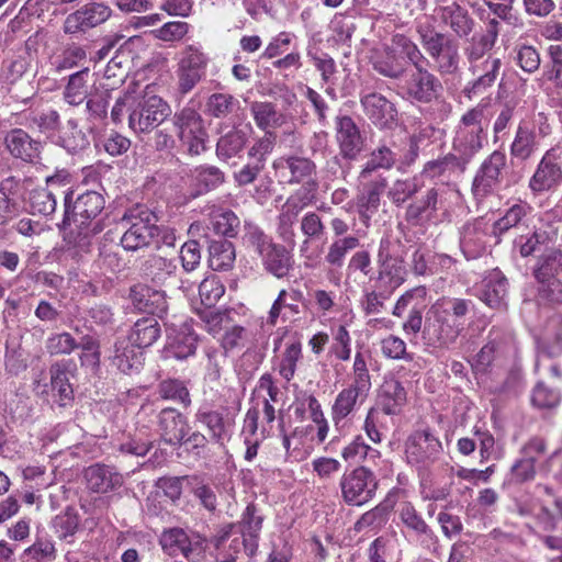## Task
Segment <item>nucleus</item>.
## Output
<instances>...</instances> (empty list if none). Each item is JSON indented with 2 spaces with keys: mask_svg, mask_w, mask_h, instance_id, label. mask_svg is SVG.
<instances>
[{
  "mask_svg": "<svg viewBox=\"0 0 562 562\" xmlns=\"http://www.w3.org/2000/svg\"><path fill=\"white\" fill-rule=\"evenodd\" d=\"M474 308L471 300L443 296L428 310L423 337L427 345L450 348L464 329V317Z\"/></svg>",
  "mask_w": 562,
  "mask_h": 562,
  "instance_id": "nucleus-1",
  "label": "nucleus"
},
{
  "mask_svg": "<svg viewBox=\"0 0 562 562\" xmlns=\"http://www.w3.org/2000/svg\"><path fill=\"white\" fill-rule=\"evenodd\" d=\"M487 119L485 108L477 105L460 119L452 138V150L467 165L486 143Z\"/></svg>",
  "mask_w": 562,
  "mask_h": 562,
  "instance_id": "nucleus-2",
  "label": "nucleus"
},
{
  "mask_svg": "<svg viewBox=\"0 0 562 562\" xmlns=\"http://www.w3.org/2000/svg\"><path fill=\"white\" fill-rule=\"evenodd\" d=\"M170 114L171 108L161 97L145 93L128 106V127L137 135L148 134Z\"/></svg>",
  "mask_w": 562,
  "mask_h": 562,
  "instance_id": "nucleus-3",
  "label": "nucleus"
},
{
  "mask_svg": "<svg viewBox=\"0 0 562 562\" xmlns=\"http://www.w3.org/2000/svg\"><path fill=\"white\" fill-rule=\"evenodd\" d=\"M376 280L383 288L394 291L404 283L407 271L398 239L390 236L381 238L376 252Z\"/></svg>",
  "mask_w": 562,
  "mask_h": 562,
  "instance_id": "nucleus-4",
  "label": "nucleus"
},
{
  "mask_svg": "<svg viewBox=\"0 0 562 562\" xmlns=\"http://www.w3.org/2000/svg\"><path fill=\"white\" fill-rule=\"evenodd\" d=\"M439 79L427 68L408 71L396 82V93L404 100L418 103H430L441 90Z\"/></svg>",
  "mask_w": 562,
  "mask_h": 562,
  "instance_id": "nucleus-5",
  "label": "nucleus"
},
{
  "mask_svg": "<svg viewBox=\"0 0 562 562\" xmlns=\"http://www.w3.org/2000/svg\"><path fill=\"white\" fill-rule=\"evenodd\" d=\"M177 135L191 155H200L205 149L207 132L202 115L193 108L186 106L172 117Z\"/></svg>",
  "mask_w": 562,
  "mask_h": 562,
  "instance_id": "nucleus-6",
  "label": "nucleus"
},
{
  "mask_svg": "<svg viewBox=\"0 0 562 562\" xmlns=\"http://www.w3.org/2000/svg\"><path fill=\"white\" fill-rule=\"evenodd\" d=\"M104 209L102 194L95 191H87L77 196L71 212L66 211L67 220L72 221L85 236L101 232L99 222H93Z\"/></svg>",
  "mask_w": 562,
  "mask_h": 562,
  "instance_id": "nucleus-7",
  "label": "nucleus"
},
{
  "mask_svg": "<svg viewBox=\"0 0 562 562\" xmlns=\"http://www.w3.org/2000/svg\"><path fill=\"white\" fill-rule=\"evenodd\" d=\"M123 222L130 224L121 237V245L126 250L135 251L148 246L159 232L156 217L148 210H139L137 213L132 211Z\"/></svg>",
  "mask_w": 562,
  "mask_h": 562,
  "instance_id": "nucleus-8",
  "label": "nucleus"
},
{
  "mask_svg": "<svg viewBox=\"0 0 562 562\" xmlns=\"http://www.w3.org/2000/svg\"><path fill=\"white\" fill-rule=\"evenodd\" d=\"M207 66V57L195 46L189 45L177 67L178 91L188 94L202 80Z\"/></svg>",
  "mask_w": 562,
  "mask_h": 562,
  "instance_id": "nucleus-9",
  "label": "nucleus"
},
{
  "mask_svg": "<svg viewBox=\"0 0 562 562\" xmlns=\"http://www.w3.org/2000/svg\"><path fill=\"white\" fill-rule=\"evenodd\" d=\"M277 175L288 183H306L308 191H316L317 182L314 180L316 165L310 158L301 156H282L272 164Z\"/></svg>",
  "mask_w": 562,
  "mask_h": 562,
  "instance_id": "nucleus-10",
  "label": "nucleus"
},
{
  "mask_svg": "<svg viewBox=\"0 0 562 562\" xmlns=\"http://www.w3.org/2000/svg\"><path fill=\"white\" fill-rule=\"evenodd\" d=\"M506 161V154L501 150H494L482 161L472 182V193L476 199L487 196L501 183Z\"/></svg>",
  "mask_w": 562,
  "mask_h": 562,
  "instance_id": "nucleus-11",
  "label": "nucleus"
},
{
  "mask_svg": "<svg viewBox=\"0 0 562 562\" xmlns=\"http://www.w3.org/2000/svg\"><path fill=\"white\" fill-rule=\"evenodd\" d=\"M441 450L440 440L429 429L416 430L405 441L406 460L415 465L435 461Z\"/></svg>",
  "mask_w": 562,
  "mask_h": 562,
  "instance_id": "nucleus-12",
  "label": "nucleus"
},
{
  "mask_svg": "<svg viewBox=\"0 0 562 562\" xmlns=\"http://www.w3.org/2000/svg\"><path fill=\"white\" fill-rule=\"evenodd\" d=\"M112 14L109 5L102 2H90L70 13L64 22L66 34L86 32L104 23Z\"/></svg>",
  "mask_w": 562,
  "mask_h": 562,
  "instance_id": "nucleus-13",
  "label": "nucleus"
},
{
  "mask_svg": "<svg viewBox=\"0 0 562 562\" xmlns=\"http://www.w3.org/2000/svg\"><path fill=\"white\" fill-rule=\"evenodd\" d=\"M562 182V168L552 150L547 151L529 179L528 187L533 195L551 191Z\"/></svg>",
  "mask_w": 562,
  "mask_h": 562,
  "instance_id": "nucleus-14",
  "label": "nucleus"
},
{
  "mask_svg": "<svg viewBox=\"0 0 562 562\" xmlns=\"http://www.w3.org/2000/svg\"><path fill=\"white\" fill-rule=\"evenodd\" d=\"M160 439L171 447H180L189 432L187 418L176 408L166 407L157 415Z\"/></svg>",
  "mask_w": 562,
  "mask_h": 562,
  "instance_id": "nucleus-15",
  "label": "nucleus"
},
{
  "mask_svg": "<svg viewBox=\"0 0 562 562\" xmlns=\"http://www.w3.org/2000/svg\"><path fill=\"white\" fill-rule=\"evenodd\" d=\"M214 544L220 551L217 562H236L241 551L250 558L258 551H251L248 548V541L235 532V524L222 527L214 537Z\"/></svg>",
  "mask_w": 562,
  "mask_h": 562,
  "instance_id": "nucleus-16",
  "label": "nucleus"
},
{
  "mask_svg": "<svg viewBox=\"0 0 562 562\" xmlns=\"http://www.w3.org/2000/svg\"><path fill=\"white\" fill-rule=\"evenodd\" d=\"M364 115L379 128H390L396 123L395 105L384 95L370 92L361 97Z\"/></svg>",
  "mask_w": 562,
  "mask_h": 562,
  "instance_id": "nucleus-17",
  "label": "nucleus"
},
{
  "mask_svg": "<svg viewBox=\"0 0 562 562\" xmlns=\"http://www.w3.org/2000/svg\"><path fill=\"white\" fill-rule=\"evenodd\" d=\"M488 226L482 218L465 223L460 229V249L467 259H476L486 250Z\"/></svg>",
  "mask_w": 562,
  "mask_h": 562,
  "instance_id": "nucleus-18",
  "label": "nucleus"
},
{
  "mask_svg": "<svg viewBox=\"0 0 562 562\" xmlns=\"http://www.w3.org/2000/svg\"><path fill=\"white\" fill-rule=\"evenodd\" d=\"M437 12L440 22L449 27L456 36L463 38L473 32L475 26L474 19L457 1H452L447 5H438Z\"/></svg>",
  "mask_w": 562,
  "mask_h": 562,
  "instance_id": "nucleus-19",
  "label": "nucleus"
},
{
  "mask_svg": "<svg viewBox=\"0 0 562 562\" xmlns=\"http://www.w3.org/2000/svg\"><path fill=\"white\" fill-rule=\"evenodd\" d=\"M467 164L456 154L430 160L425 164L422 175L437 183L448 184L456 176H460L467 169Z\"/></svg>",
  "mask_w": 562,
  "mask_h": 562,
  "instance_id": "nucleus-20",
  "label": "nucleus"
},
{
  "mask_svg": "<svg viewBox=\"0 0 562 562\" xmlns=\"http://www.w3.org/2000/svg\"><path fill=\"white\" fill-rule=\"evenodd\" d=\"M4 145L11 156L23 161L35 162L40 158L41 143L22 128H12L7 132Z\"/></svg>",
  "mask_w": 562,
  "mask_h": 562,
  "instance_id": "nucleus-21",
  "label": "nucleus"
},
{
  "mask_svg": "<svg viewBox=\"0 0 562 562\" xmlns=\"http://www.w3.org/2000/svg\"><path fill=\"white\" fill-rule=\"evenodd\" d=\"M133 305L143 313L162 317L168 311V302L165 291L156 290L147 285H135L131 289Z\"/></svg>",
  "mask_w": 562,
  "mask_h": 562,
  "instance_id": "nucleus-22",
  "label": "nucleus"
},
{
  "mask_svg": "<svg viewBox=\"0 0 562 562\" xmlns=\"http://www.w3.org/2000/svg\"><path fill=\"white\" fill-rule=\"evenodd\" d=\"M69 360L58 361L50 366V392L54 402L60 407L71 405L74 401V390L69 383Z\"/></svg>",
  "mask_w": 562,
  "mask_h": 562,
  "instance_id": "nucleus-23",
  "label": "nucleus"
},
{
  "mask_svg": "<svg viewBox=\"0 0 562 562\" xmlns=\"http://www.w3.org/2000/svg\"><path fill=\"white\" fill-rule=\"evenodd\" d=\"M336 139L340 154L345 158L353 159L361 150L362 137L358 126L350 116L337 117Z\"/></svg>",
  "mask_w": 562,
  "mask_h": 562,
  "instance_id": "nucleus-24",
  "label": "nucleus"
},
{
  "mask_svg": "<svg viewBox=\"0 0 562 562\" xmlns=\"http://www.w3.org/2000/svg\"><path fill=\"white\" fill-rule=\"evenodd\" d=\"M167 339V352L176 359L183 360L195 353L198 338L190 325L184 323L170 328Z\"/></svg>",
  "mask_w": 562,
  "mask_h": 562,
  "instance_id": "nucleus-25",
  "label": "nucleus"
},
{
  "mask_svg": "<svg viewBox=\"0 0 562 562\" xmlns=\"http://www.w3.org/2000/svg\"><path fill=\"white\" fill-rule=\"evenodd\" d=\"M83 476L91 492H109L123 484V475L109 465L93 464L85 470Z\"/></svg>",
  "mask_w": 562,
  "mask_h": 562,
  "instance_id": "nucleus-26",
  "label": "nucleus"
},
{
  "mask_svg": "<svg viewBox=\"0 0 562 562\" xmlns=\"http://www.w3.org/2000/svg\"><path fill=\"white\" fill-rule=\"evenodd\" d=\"M302 300L303 293L300 290H281L268 313L267 324L274 326L279 317L286 322L299 315L301 313L299 302Z\"/></svg>",
  "mask_w": 562,
  "mask_h": 562,
  "instance_id": "nucleus-27",
  "label": "nucleus"
},
{
  "mask_svg": "<svg viewBox=\"0 0 562 562\" xmlns=\"http://www.w3.org/2000/svg\"><path fill=\"white\" fill-rule=\"evenodd\" d=\"M508 282L499 270L491 271L483 280L480 299L492 308L506 305Z\"/></svg>",
  "mask_w": 562,
  "mask_h": 562,
  "instance_id": "nucleus-28",
  "label": "nucleus"
},
{
  "mask_svg": "<svg viewBox=\"0 0 562 562\" xmlns=\"http://www.w3.org/2000/svg\"><path fill=\"white\" fill-rule=\"evenodd\" d=\"M406 403V391L395 379H386L382 383L376 405L385 415H396Z\"/></svg>",
  "mask_w": 562,
  "mask_h": 562,
  "instance_id": "nucleus-29",
  "label": "nucleus"
},
{
  "mask_svg": "<svg viewBox=\"0 0 562 562\" xmlns=\"http://www.w3.org/2000/svg\"><path fill=\"white\" fill-rule=\"evenodd\" d=\"M113 366L121 372L131 374L138 372L143 366V352L136 349L126 338L117 339L114 344V353L111 357Z\"/></svg>",
  "mask_w": 562,
  "mask_h": 562,
  "instance_id": "nucleus-30",
  "label": "nucleus"
},
{
  "mask_svg": "<svg viewBox=\"0 0 562 562\" xmlns=\"http://www.w3.org/2000/svg\"><path fill=\"white\" fill-rule=\"evenodd\" d=\"M263 516L254 504H248L240 520L235 525V532L248 541V548L258 550Z\"/></svg>",
  "mask_w": 562,
  "mask_h": 562,
  "instance_id": "nucleus-31",
  "label": "nucleus"
},
{
  "mask_svg": "<svg viewBox=\"0 0 562 562\" xmlns=\"http://www.w3.org/2000/svg\"><path fill=\"white\" fill-rule=\"evenodd\" d=\"M555 237L554 231L535 227L532 231L519 234L514 239V249L524 258L535 255L542 247L548 246Z\"/></svg>",
  "mask_w": 562,
  "mask_h": 562,
  "instance_id": "nucleus-32",
  "label": "nucleus"
},
{
  "mask_svg": "<svg viewBox=\"0 0 562 562\" xmlns=\"http://www.w3.org/2000/svg\"><path fill=\"white\" fill-rule=\"evenodd\" d=\"M142 276L155 284L164 285L177 272L175 259L151 255L142 263Z\"/></svg>",
  "mask_w": 562,
  "mask_h": 562,
  "instance_id": "nucleus-33",
  "label": "nucleus"
},
{
  "mask_svg": "<svg viewBox=\"0 0 562 562\" xmlns=\"http://www.w3.org/2000/svg\"><path fill=\"white\" fill-rule=\"evenodd\" d=\"M189 180L194 195L198 196L220 187L225 180V175L215 166H198L190 170Z\"/></svg>",
  "mask_w": 562,
  "mask_h": 562,
  "instance_id": "nucleus-34",
  "label": "nucleus"
},
{
  "mask_svg": "<svg viewBox=\"0 0 562 562\" xmlns=\"http://www.w3.org/2000/svg\"><path fill=\"white\" fill-rule=\"evenodd\" d=\"M386 188V179L379 177V179L370 181L367 184L366 192L358 196V213L362 223L368 226L373 214H375L380 206V198Z\"/></svg>",
  "mask_w": 562,
  "mask_h": 562,
  "instance_id": "nucleus-35",
  "label": "nucleus"
},
{
  "mask_svg": "<svg viewBox=\"0 0 562 562\" xmlns=\"http://www.w3.org/2000/svg\"><path fill=\"white\" fill-rule=\"evenodd\" d=\"M368 396V394L350 386L344 387L337 394L331 406V419L335 425L345 420L357 406L362 405L367 401Z\"/></svg>",
  "mask_w": 562,
  "mask_h": 562,
  "instance_id": "nucleus-36",
  "label": "nucleus"
},
{
  "mask_svg": "<svg viewBox=\"0 0 562 562\" xmlns=\"http://www.w3.org/2000/svg\"><path fill=\"white\" fill-rule=\"evenodd\" d=\"M89 81L90 70L87 67L70 75L63 90L64 101L72 106L82 104L89 95Z\"/></svg>",
  "mask_w": 562,
  "mask_h": 562,
  "instance_id": "nucleus-37",
  "label": "nucleus"
},
{
  "mask_svg": "<svg viewBox=\"0 0 562 562\" xmlns=\"http://www.w3.org/2000/svg\"><path fill=\"white\" fill-rule=\"evenodd\" d=\"M562 274V250L555 247L547 248L540 254L532 267L535 280L560 278Z\"/></svg>",
  "mask_w": 562,
  "mask_h": 562,
  "instance_id": "nucleus-38",
  "label": "nucleus"
},
{
  "mask_svg": "<svg viewBox=\"0 0 562 562\" xmlns=\"http://www.w3.org/2000/svg\"><path fill=\"white\" fill-rule=\"evenodd\" d=\"M261 261L265 269L278 279L286 277L294 263L291 252L280 244H274Z\"/></svg>",
  "mask_w": 562,
  "mask_h": 562,
  "instance_id": "nucleus-39",
  "label": "nucleus"
},
{
  "mask_svg": "<svg viewBox=\"0 0 562 562\" xmlns=\"http://www.w3.org/2000/svg\"><path fill=\"white\" fill-rule=\"evenodd\" d=\"M160 337V327L156 318L145 317L138 319L127 337L137 349L150 347Z\"/></svg>",
  "mask_w": 562,
  "mask_h": 562,
  "instance_id": "nucleus-40",
  "label": "nucleus"
},
{
  "mask_svg": "<svg viewBox=\"0 0 562 562\" xmlns=\"http://www.w3.org/2000/svg\"><path fill=\"white\" fill-rule=\"evenodd\" d=\"M162 550L169 555L183 554L187 559H192L194 548L188 535L179 528H172L165 531L160 537Z\"/></svg>",
  "mask_w": 562,
  "mask_h": 562,
  "instance_id": "nucleus-41",
  "label": "nucleus"
},
{
  "mask_svg": "<svg viewBox=\"0 0 562 562\" xmlns=\"http://www.w3.org/2000/svg\"><path fill=\"white\" fill-rule=\"evenodd\" d=\"M537 148V134L527 122H521L516 131L514 140L510 145V154L513 157L526 160Z\"/></svg>",
  "mask_w": 562,
  "mask_h": 562,
  "instance_id": "nucleus-42",
  "label": "nucleus"
},
{
  "mask_svg": "<svg viewBox=\"0 0 562 562\" xmlns=\"http://www.w3.org/2000/svg\"><path fill=\"white\" fill-rule=\"evenodd\" d=\"M359 245L360 239L353 235L333 239L327 247L325 262L331 268L340 269L345 265L348 254L357 249Z\"/></svg>",
  "mask_w": 562,
  "mask_h": 562,
  "instance_id": "nucleus-43",
  "label": "nucleus"
},
{
  "mask_svg": "<svg viewBox=\"0 0 562 562\" xmlns=\"http://www.w3.org/2000/svg\"><path fill=\"white\" fill-rule=\"evenodd\" d=\"M209 265L213 270H229L235 262L234 245L226 239L212 240L209 246Z\"/></svg>",
  "mask_w": 562,
  "mask_h": 562,
  "instance_id": "nucleus-44",
  "label": "nucleus"
},
{
  "mask_svg": "<svg viewBox=\"0 0 562 562\" xmlns=\"http://www.w3.org/2000/svg\"><path fill=\"white\" fill-rule=\"evenodd\" d=\"M250 112L256 125L265 133L271 132V128L279 127L283 123V115L271 102L255 101L250 105Z\"/></svg>",
  "mask_w": 562,
  "mask_h": 562,
  "instance_id": "nucleus-45",
  "label": "nucleus"
},
{
  "mask_svg": "<svg viewBox=\"0 0 562 562\" xmlns=\"http://www.w3.org/2000/svg\"><path fill=\"white\" fill-rule=\"evenodd\" d=\"M301 359L302 344L297 340L288 341L284 350L280 355L276 370L282 379L290 382L295 375L296 367Z\"/></svg>",
  "mask_w": 562,
  "mask_h": 562,
  "instance_id": "nucleus-46",
  "label": "nucleus"
},
{
  "mask_svg": "<svg viewBox=\"0 0 562 562\" xmlns=\"http://www.w3.org/2000/svg\"><path fill=\"white\" fill-rule=\"evenodd\" d=\"M396 160V154L390 147L381 145L370 154V157L362 168L359 178L361 180H368L372 172L379 169L390 170L393 168Z\"/></svg>",
  "mask_w": 562,
  "mask_h": 562,
  "instance_id": "nucleus-47",
  "label": "nucleus"
},
{
  "mask_svg": "<svg viewBox=\"0 0 562 562\" xmlns=\"http://www.w3.org/2000/svg\"><path fill=\"white\" fill-rule=\"evenodd\" d=\"M438 204V192L435 188L429 189L426 194L417 200L412 202L405 212V220L408 223L417 224L425 216L437 211Z\"/></svg>",
  "mask_w": 562,
  "mask_h": 562,
  "instance_id": "nucleus-48",
  "label": "nucleus"
},
{
  "mask_svg": "<svg viewBox=\"0 0 562 562\" xmlns=\"http://www.w3.org/2000/svg\"><path fill=\"white\" fill-rule=\"evenodd\" d=\"M247 143L244 131L234 128L221 136L216 144V154L221 160H228L237 156Z\"/></svg>",
  "mask_w": 562,
  "mask_h": 562,
  "instance_id": "nucleus-49",
  "label": "nucleus"
},
{
  "mask_svg": "<svg viewBox=\"0 0 562 562\" xmlns=\"http://www.w3.org/2000/svg\"><path fill=\"white\" fill-rule=\"evenodd\" d=\"M157 486L165 492L167 490L175 492H181L183 490L189 492H207L204 477L198 474L161 477L158 480Z\"/></svg>",
  "mask_w": 562,
  "mask_h": 562,
  "instance_id": "nucleus-50",
  "label": "nucleus"
},
{
  "mask_svg": "<svg viewBox=\"0 0 562 562\" xmlns=\"http://www.w3.org/2000/svg\"><path fill=\"white\" fill-rule=\"evenodd\" d=\"M369 355L357 351L353 358L351 382L348 386L370 394L372 387L371 374L368 367Z\"/></svg>",
  "mask_w": 562,
  "mask_h": 562,
  "instance_id": "nucleus-51",
  "label": "nucleus"
},
{
  "mask_svg": "<svg viewBox=\"0 0 562 562\" xmlns=\"http://www.w3.org/2000/svg\"><path fill=\"white\" fill-rule=\"evenodd\" d=\"M341 485L342 492H374L378 488L373 473L364 467L355 469Z\"/></svg>",
  "mask_w": 562,
  "mask_h": 562,
  "instance_id": "nucleus-52",
  "label": "nucleus"
},
{
  "mask_svg": "<svg viewBox=\"0 0 562 562\" xmlns=\"http://www.w3.org/2000/svg\"><path fill=\"white\" fill-rule=\"evenodd\" d=\"M239 105L238 100L228 93H213L205 102V114L215 119L227 117Z\"/></svg>",
  "mask_w": 562,
  "mask_h": 562,
  "instance_id": "nucleus-53",
  "label": "nucleus"
},
{
  "mask_svg": "<svg viewBox=\"0 0 562 562\" xmlns=\"http://www.w3.org/2000/svg\"><path fill=\"white\" fill-rule=\"evenodd\" d=\"M536 301L539 305L562 304V281L560 278L536 280Z\"/></svg>",
  "mask_w": 562,
  "mask_h": 562,
  "instance_id": "nucleus-54",
  "label": "nucleus"
},
{
  "mask_svg": "<svg viewBox=\"0 0 562 562\" xmlns=\"http://www.w3.org/2000/svg\"><path fill=\"white\" fill-rule=\"evenodd\" d=\"M27 120L31 127L48 135L55 133L60 125L59 113L52 108L32 111Z\"/></svg>",
  "mask_w": 562,
  "mask_h": 562,
  "instance_id": "nucleus-55",
  "label": "nucleus"
},
{
  "mask_svg": "<svg viewBox=\"0 0 562 562\" xmlns=\"http://www.w3.org/2000/svg\"><path fill=\"white\" fill-rule=\"evenodd\" d=\"M158 394L161 398L182 404H191L190 393L184 382L178 379H167L159 383Z\"/></svg>",
  "mask_w": 562,
  "mask_h": 562,
  "instance_id": "nucleus-56",
  "label": "nucleus"
},
{
  "mask_svg": "<svg viewBox=\"0 0 562 562\" xmlns=\"http://www.w3.org/2000/svg\"><path fill=\"white\" fill-rule=\"evenodd\" d=\"M531 211L527 203L512 205L505 214L493 225V234L502 235L513 227H517L524 217Z\"/></svg>",
  "mask_w": 562,
  "mask_h": 562,
  "instance_id": "nucleus-57",
  "label": "nucleus"
},
{
  "mask_svg": "<svg viewBox=\"0 0 562 562\" xmlns=\"http://www.w3.org/2000/svg\"><path fill=\"white\" fill-rule=\"evenodd\" d=\"M549 60L543 65L542 76L557 88H562V46L548 47Z\"/></svg>",
  "mask_w": 562,
  "mask_h": 562,
  "instance_id": "nucleus-58",
  "label": "nucleus"
},
{
  "mask_svg": "<svg viewBox=\"0 0 562 562\" xmlns=\"http://www.w3.org/2000/svg\"><path fill=\"white\" fill-rule=\"evenodd\" d=\"M516 64L527 74L536 72L541 65L538 49L526 43H517L514 47Z\"/></svg>",
  "mask_w": 562,
  "mask_h": 562,
  "instance_id": "nucleus-59",
  "label": "nucleus"
},
{
  "mask_svg": "<svg viewBox=\"0 0 562 562\" xmlns=\"http://www.w3.org/2000/svg\"><path fill=\"white\" fill-rule=\"evenodd\" d=\"M381 353L391 360L413 361L414 355L407 351L406 342L398 336L390 334L381 342Z\"/></svg>",
  "mask_w": 562,
  "mask_h": 562,
  "instance_id": "nucleus-60",
  "label": "nucleus"
},
{
  "mask_svg": "<svg viewBox=\"0 0 562 562\" xmlns=\"http://www.w3.org/2000/svg\"><path fill=\"white\" fill-rule=\"evenodd\" d=\"M224 293L225 286L214 274L206 277L199 285L201 303L207 308L215 306Z\"/></svg>",
  "mask_w": 562,
  "mask_h": 562,
  "instance_id": "nucleus-61",
  "label": "nucleus"
},
{
  "mask_svg": "<svg viewBox=\"0 0 562 562\" xmlns=\"http://www.w3.org/2000/svg\"><path fill=\"white\" fill-rule=\"evenodd\" d=\"M245 244L256 252L260 259L274 246L273 239L263 233L258 226L247 225L244 236Z\"/></svg>",
  "mask_w": 562,
  "mask_h": 562,
  "instance_id": "nucleus-62",
  "label": "nucleus"
},
{
  "mask_svg": "<svg viewBox=\"0 0 562 562\" xmlns=\"http://www.w3.org/2000/svg\"><path fill=\"white\" fill-rule=\"evenodd\" d=\"M56 196L47 188L34 189L30 194V207L32 213L50 215L56 210Z\"/></svg>",
  "mask_w": 562,
  "mask_h": 562,
  "instance_id": "nucleus-63",
  "label": "nucleus"
},
{
  "mask_svg": "<svg viewBox=\"0 0 562 562\" xmlns=\"http://www.w3.org/2000/svg\"><path fill=\"white\" fill-rule=\"evenodd\" d=\"M373 69L381 76L390 79H396L397 81H400L406 74L404 64L391 53H386L385 56L374 59Z\"/></svg>",
  "mask_w": 562,
  "mask_h": 562,
  "instance_id": "nucleus-64",
  "label": "nucleus"
}]
</instances>
